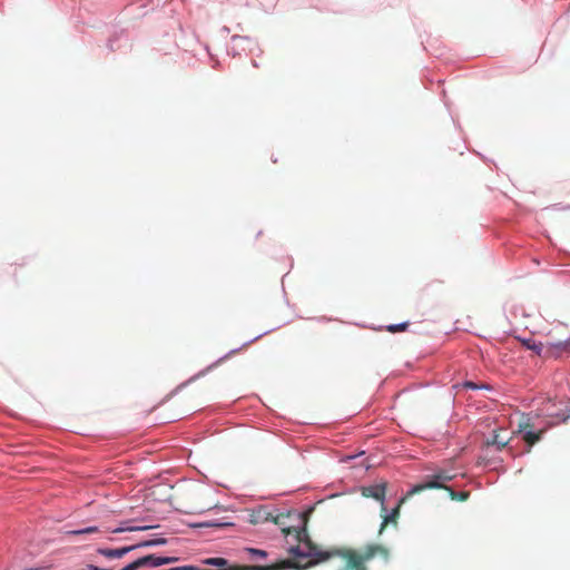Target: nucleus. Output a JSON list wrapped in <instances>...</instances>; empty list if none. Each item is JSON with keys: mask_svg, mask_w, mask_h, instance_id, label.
I'll return each mask as SVG.
<instances>
[{"mask_svg": "<svg viewBox=\"0 0 570 570\" xmlns=\"http://www.w3.org/2000/svg\"><path fill=\"white\" fill-rule=\"evenodd\" d=\"M311 511L312 510L298 514V518L302 521V528L286 525V520L291 518V513H278L274 515L265 509H259L257 511L256 520L254 522H258L259 520L272 521L282 528V532L285 535L295 534L296 540L299 543H304L307 551H302L299 546L292 547L289 552L294 556L312 557L315 559V562H323L333 558L343 559L345 564L342 570H368L367 562L374 558H381L385 562L390 560L391 553L389 548L380 543H368L362 551L347 547L322 550L309 540L306 532L307 518Z\"/></svg>", "mask_w": 570, "mask_h": 570, "instance_id": "1", "label": "nucleus"}, {"mask_svg": "<svg viewBox=\"0 0 570 570\" xmlns=\"http://www.w3.org/2000/svg\"><path fill=\"white\" fill-rule=\"evenodd\" d=\"M521 343L528 350L533 351L537 355L543 357H558L563 352L570 353V337L559 341H547L546 343L535 342L531 338H523Z\"/></svg>", "mask_w": 570, "mask_h": 570, "instance_id": "2", "label": "nucleus"}, {"mask_svg": "<svg viewBox=\"0 0 570 570\" xmlns=\"http://www.w3.org/2000/svg\"><path fill=\"white\" fill-rule=\"evenodd\" d=\"M431 489H443L445 491L449 492V495L452 500L454 501H460V502H463V501H466L470 497V492L468 491H460V492H456L454 491L453 489H451L450 487L445 485V484H442L438 481H426V482H423V483H420V484H416L414 485L410 491H409V495H414V494H419L421 493L422 491H425V490H431Z\"/></svg>", "mask_w": 570, "mask_h": 570, "instance_id": "3", "label": "nucleus"}, {"mask_svg": "<svg viewBox=\"0 0 570 570\" xmlns=\"http://www.w3.org/2000/svg\"><path fill=\"white\" fill-rule=\"evenodd\" d=\"M361 492H362V495L365 498H372V499L380 501L382 504V512H386V508L384 505V499H385V494H386V483L383 482V483H379V484L363 487Z\"/></svg>", "mask_w": 570, "mask_h": 570, "instance_id": "4", "label": "nucleus"}, {"mask_svg": "<svg viewBox=\"0 0 570 570\" xmlns=\"http://www.w3.org/2000/svg\"><path fill=\"white\" fill-rule=\"evenodd\" d=\"M138 561H139L140 568H142V567L158 568L164 564L177 562L178 558H176V557H159L156 554H148V556L138 558Z\"/></svg>", "mask_w": 570, "mask_h": 570, "instance_id": "5", "label": "nucleus"}, {"mask_svg": "<svg viewBox=\"0 0 570 570\" xmlns=\"http://www.w3.org/2000/svg\"><path fill=\"white\" fill-rule=\"evenodd\" d=\"M412 495H409V492L400 499L397 505L391 511V513L386 514L384 512V514H382V518H383V521L381 523V527H380V530H379V534H382L383 531L385 530V528L389 525V524H393L394 527L397 525V519L400 517V510H401V505L407 500L410 499Z\"/></svg>", "mask_w": 570, "mask_h": 570, "instance_id": "6", "label": "nucleus"}, {"mask_svg": "<svg viewBox=\"0 0 570 570\" xmlns=\"http://www.w3.org/2000/svg\"><path fill=\"white\" fill-rule=\"evenodd\" d=\"M135 550V547H121V548H116V549H110V548H98L96 550L97 554L99 556H102L107 559H121L122 557H125L127 553H129L130 551Z\"/></svg>", "mask_w": 570, "mask_h": 570, "instance_id": "7", "label": "nucleus"}, {"mask_svg": "<svg viewBox=\"0 0 570 570\" xmlns=\"http://www.w3.org/2000/svg\"><path fill=\"white\" fill-rule=\"evenodd\" d=\"M509 438L502 436L499 431H493L492 438L487 440L485 445H494L498 451H502L509 444Z\"/></svg>", "mask_w": 570, "mask_h": 570, "instance_id": "8", "label": "nucleus"}, {"mask_svg": "<svg viewBox=\"0 0 570 570\" xmlns=\"http://www.w3.org/2000/svg\"><path fill=\"white\" fill-rule=\"evenodd\" d=\"M544 433V430H539L538 432L533 430H529L523 433V441L529 445L533 446L537 442H539Z\"/></svg>", "mask_w": 570, "mask_h": 570, "instance_id": "9", "label": "nucleus"}, {"mask_svg": "<svg viewBox=\"0 0 570 570\" xmlns=\"http://www.w3.org/2000/svg\"><path fill=\"white\" fill-rule=\"evenodd\" d=\"M453 478H454L453 474H450L446 471H440V472H438L436 474L433 475L431 481H438V482L444 484L445 482L452 481Z\"/></svg>", "mask_w": 570, "mask_h": 570, "instance_id": "10", "label": "nucleus"}, {"mask_svg": "<svg viewBox=\"0 0 570 570\" xmlns=\"http://www.w3.org/2000/svg\"><path fill=\"white\" fill-rule=\"evenodd\" d=\"M533 429V424L530 419L527 416H522L518 424V433H525L529 430Z\"/></svg>", "mask_w": 570, "mask_h": 570, "instance_id": "11", "label": "nucleus"}, {"mask_svg": "<svg viewBox=\"0 0 570 570\" xmlns=\"http://www.w3.org/2000/svg\"><path fill=\"white\" fill-rule=\"evenodd\" d=\"M165 543H166V539H154V540L142 541L137 544H132L131 547H135V549H138V548H144V547L161 546Z\"/></svg>", "mask_w": 570, "mask_h": 570, "instance_id": "12", "label": "nucleus"}, {"mask_svg": "<svg viewBox=\"0 0 570 570\" xmlns=\"http://www.w3.org/2000/svg\"><path fill=\"white\" fill-rule=\"evenodd\" d=\"M244 552L248 553L250 559H265L267 557V552L265 550L255 549V548H245Z\"/></svg>", "mask_w": 570, "mask_h": 570, "instance_id": "13", "label": "nucleus"}, {"mask_svg": "<svg viewBox=\"0 0 570 570\" xmlns=\"http://www.w3.org/2000/svg\"><path fill=\"white\" fill-rule=\"evenodd\" d=\"M97 532H99L98 527H87L83 529L69 531L68 534L81 535V534H90V533H97Z\"/></svg>", "mask_w": 570, "mask_h": 570, "instance_id": "14", "label": "nucleus"}, {"mask_svg": "<svg viewBox=\"0 0 570 570\" xmlns=\"http://www.w3.org/2000/svg\"><path fill=\"white\" fill-rule=\"evenodd\" d=\"M204 563L216 567H226L228 562L224 558H208L204 561Z\"/></svg>", "mask_w": 570, "mask_h": 570, "instance_id": "15", "label": "nucleus"}, {"mask_svg": "<svg viewBox=\"0 0 570 570\" xmlns=\"http://www.w3.org/2000/svg\"><path fill=\"white\" fill-rule=\"evenodd\" d=\"M407 327H409V323H407V322H404V323H400V324L389 325V326H387V331H389L390 333H396V332H403V331H405Z\"/></svg>", "mask_w": 570, "mask_h": 570, "instance_id": "16", "label": "nucleus"}, {"mask_svg": "<svg viewBox=\"0 0 570 570\" xmlns=\"http://www.w3.org/2000/svg\"><path fill=\"white\" fill-rule=\"evenodd\" d=\"M146 528H116L110 530L111 533H121L126 531H138V530H145Z\"/></svg>", "mask_w": 570, "mask_h": 570, "instance_id": "17", "label": "nucleus"}, {"mask_svg": "<svg viewBox=\"0 0 570 570\" xmlns=\"http://www.w3.org/2000/svg\"><path fill=\"white\" fill-rule=\"evenodd\" d=\"M88 569L89 570H112L111 568H100V567L94 566V564H89Z\"/></svg>", "mask_w": 570, "mask_h": 570, "instance_id": "18", "label": "nucleus"}, {"mask_svg": "<svg viewBox=\"0 0 570 570\" xmlns=\"http://www.w3.org/2000/svg\"><path fill=\"white\" fill-rule=\"evenodd\" d=\"M466 386L470 389H476V385L472 382L466 383Z\"/></svg>", "mask_w": 570, "mask_h": 570, "instance_id": "19", "label": "nucleus"}, {"mask_svg": "<svg viewBox=\"0 0 570 570\" xmlns=\"http://www.w3.org/2000/svg\"><path fill=\"white\" fill-rule=\"evenodd\" d=\"M569 417H570V414L568 416L562 417V421L566 422L567 419H569Z\"/></svg>", "mask_w": 570, "mask_h": 570, "instance_id": "20", "label": "nucleus"}, {"mask_svg": "<svg viewBox=\"0 0 570 570\" xmlns=\"http://www.w3.org/2000/svg\"><path fill=\"white\" fill-rule=\"evenodd\" d=\"M121 528H127V527H126V524H122V527H121Z\"/></svg>", "mask_w": 570, "mask_h": 570, "instance_id": "21", "label": "nucleus"}]
</instances>
